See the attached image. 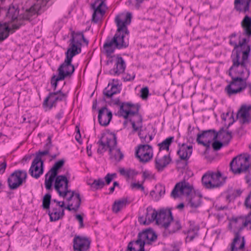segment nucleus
<instances>
[{"label":"nucleus","instance_id":"1","mask_svg":"<svg viewBox=\"0 0 251 251\" xmlns=\"http://www.w3.org/2000/svg\"><path fill=\"white\" fill-rule=\"evenodd\" d=\"M234 10L245 14L241 22L242 28V34L237 36L236 33L229 36V44L233 46L231 58L232 62L239 58V55L243 50V56L247 55V50L249 51L250 38L251 37V0H234Z\"/></svg>","mask_w":251,"mask_h":251},{"label":"nucleus","instance_id":"2","mask_svg":"<svg viewBox=\"0 0 251 251\" xmlns=\"http://www.w3.org/2000/svg\"><path fill=\"white\" fill-rule=\"evenodd\" d=\"M131 20L130 13H121L115 17V22L117 26L116 32L113 37H108L106 38L103 46L107 56H111L116 49H125L128 46V41L125 38L129 33L127 26L130 25Z\"/></svg>","mask_w":251,"mask_h":251},{"label":"nucleus","instance_id":"3","mask_svg":"<svg viewBox=\"0 0 251 251\" xmlns=\"http://www.w3.org/2000/svg\"><path fill=\"white\" fill-rule=\"evenodd\" d=\"M228 75L231 81L225 88L228 95L236 94L244 90L247 87V80L250 75V71L247 68L239 66H232L228 70Z\"/></svg>","mask_w":251,"mask_h":251},{"label":"nucleus","instance_id":"4","mask_svg":"<svg viewBox=\"0 0 251 251\" xmlns=\"http://www.w3.org/2000/svg\"><path fill=\"white\" fill-rule=\"evenodd\" d=\"M97 144L99 145L98 153H102L108 149L110 158L117 161H120L123 158V153L120 149L117 148V137L115 134L108 133L103 134Z\"/></svg>","mask_w":251,"mask_h":251},{"label":"nucleus","instance_id":"5","mask_svg":"<svg viewBox=\"0 0 251 251\" xmlns=\"http://www.w3.org/2000/svg\"><path fill=\"white\" fill-rule=\"evenodd\" d=\"M139 106L130 102H126L121 105V108L118 112L119 116L123 117L125 119H129L132 128L138 130L141 126L143 123L142 116L139 113Z\"/></svg>","mask_w":251,"mask_h":251},{"label":"nucleus","instance_id":"6","mask_svg":"<svg viewBox=\"0 0 251 251\" xmlns=\"http://www.w3.org/2000/svg\"><path fill=\"white\" fill-rule=\"evenodd\" d=\"M229 227L232 229L234 234L233 239L232 249H234V245L239 240L240 234L244 228L248 230H251V212L247 215L232 217L230 220Z\"/></svg>","mask_w":251,"mask_h":251},{"label":"nucleus","instance_id":"7","mask_svg":"<svg viewBox=\"0 0 251 251\" xmlns=\"http://www.w3.org/2000/svg\"><path fill=\"white\" fill-rule=\"evenodd\" d=\"M226 178L222 176V174L219 171L216 172L208 171L202 176L201 182L206 188L212 189L223 185Z\"/></svg>","mask_w":251,"mask_h":251},{"label":"nucleus","instance_id":"8","mask_svg":"<svg viewBox=\"0 0 251 251\" xmlns=\"http://www.w3.org/2000/svg\"><path fill=\"white\" fill-rule=\"evenodd\" d=\"M83 41L86 46L89 44V41L84 37L82 32H71V39L69 40V45L66 52L74 55L79 54L81 51V42Z\"/></svg>","mask_w":251,"mask_h":251},{"label":"nucleus","instance_id":"9","mask_svg":"<svg viewBox=\"0 0 251 251\" xmlns=\"http://www.w3.org/2000/svg\"><path fill=\"white\" fill-rule=\"evenodd\" d=\"M65 59L64 62L57 69L58 74L64 79L71 77L75 72V69L72 61L73 57L75 56L68 52H65Z\"/></svg>","mask_w":251,"mask_h":251},{"label":"nucleus","instance_id":"10","mask_svg":"<svg viewBox=\"0 0 251 251\" xmlns=\"http://www.w3.org/2000/svg\"><path fill=\"white\" fill-rule=\"evenodd\" d=\"M157 239V235L151 229H147L140 232L135 241H131L132 242V247L138 246L139 248H145L146 244H151L152 242L155 241Z\"/></svg>","mask_w":251,"mask_h":251},{"label":"nucleus","instance_id":"11","mask_svg":"<svg viewBox=\"0 0 251 251\" xmlns=\"http://www.w3.org/2000/svg\"><path fill=\"white\" fill-rule=\"evenodd\" d=\"M223 131V128H221L218 132L214 129L203 130L201 133L198 134L197 142L204 147H209L212 141L217 140L218 136L221 135Z\"/></svg>","mask_w":251,"mask_h":251},{"label":"nucleus","instance_id":"12","mask_svg":"<svg viewBox=\"0 0 251 251\" xmlns=\"http://www.w3.org/2000/svg\"><path fill=\"white\" fill-rule=\"evenodd\" d=\"M27 173L25 170H15L7 179L8 186L11 190H15L25 182Z\"/></svg>","mask_w":251,"mask_h":251},{"label":"nucleus","instance_id":"13","mask_svg":"<svg viewBox=\"0 0 251 251\" xmlns=\"http://www.w3.org/2000/svg\"><path fill=\"white\" fill-rule=\"evenodd\" d=\"M67 95L62 92L61 90L55 92H50L43 101L44 107H47L50 110L52 107H56L57 102L66 101Z\"/></svg>","mask_w":251,"mask_h":251},{"label":"nucleus","instance_id":"14","mask_svg":"<svg viewBox=\"0 0 251 251\" xmlns=\"http://www.w3.org/2000/svg\"><path fill=\"white\" fill-rule=\"evenodd\" d=\"M135 155L140 162L147 163L153 157L152 148L148 144H140L136 149Z\"/></svg>","mask_w":251,"mask_h":251},{"label":"nucleus","instance_id":"15","mask_svg":"<svg viewBox=\"0 0 251 251\" xmlns=\"http://www.w3.org/2000/svg\"><path fill=\"white\" fill-rule=\"evenodd\" d=\"M65 161L61 159L54 163L52 168L45 175V185L46 189H51L52 183L57 176L58 171L64 165Z\"/></svg>","mask_w":251,"mask_h":251},{"label":"nucleus","instance_id":"16","mask_svg":"<svg viewBox=\"0 0 251 251\" xmlns=\"http://www.w3.org/2000/svg\"><path fill=\"white\" fill-rule=\"evenodd\" d=\"M54 188L60 197L65 198L71 190L69 189V180L64 175L56 176L54 179Z\"/></svg>","mask_w":251,"mask_h":251},{"label":"nucleus","instance_id":"17","mask_svg":"<svg viewBox=\"0 0 251 251\" xmlns=\"http://www.w3.org/2000/svg\"><path fill=\"white\" fill-rule=\"evenodd\" d=\"M193 187L190 184L185 180L177 183L173 189L171 196L172 197L176 199L179 195L178 192L181 195H185L186 198L190 196L193 192Z\"/></svg>","mask_w":251,"mask_h":251},{"label":"nucleus","instance_id":"18","mask_svg":"<svg viewBox=\"0 0 251 251\" xmlns=\"http://www.w3.org/2000/svg\"><path fill=\"white\" fill-rule=\"evenodd\" d=\"M91 8L94 10L92 15V22L97 23L103 17L105 13L106 4L104 0L98 1L91 4Z\"/></svg>","mask_w":251,"mask_h":251},{"label":"nucleus","instance_id":"19","mask_svg":"<svg viewBox=\"0 0 251 251\" xmlns=\"http://www.w3.org/2000/svg\"><path fill=\"white\" fill-rule=\"evenodd\" d=\"M156 224L165 228L169 227L170 223L173 221V217L170 209H160L159 211Z\"/></svg>","mask_w":251,"mask_h":251},{"label":"nucleus","instance_id":"20","mask_svg":"<svg viewBox=\"0 0 251 251\" xmlns=\"http://www.w3.org/2000/svg\"><path fill=\"white\" fill-rule=\"evenodd\" d=\"M37 10L34 6H32L27 9L23 14H20L18 23L12 24V28L14 29H18L20 27L25 25V20H30V18L37 14Z\"/></svg>","mask_w":251,"mask_h":251},{"label":"nucleus","instance_id":"21","mask_svg":"<svg viewBox=\"0 0 251 251\" xmlns=\"http://www.w3.org/2000/svg\"><path fill=\"white\" fill-rule=\"evenodd\" d=\"M90 243L88 239L75 236L73 240V249L75 251H88Z\"/></svg>","mask_w":251,"mask_h":251},{"label":"nucleus","instance_id":"22","mask_svg":"<svg viewBox=\"0 0 251 251\" xmlns=\"http://www.w3.org/2000/svg\"><path fill=\"white\" fill-rule=\"evenodd\" d=\"M112 113L106 106L102 107L99 110L98 121L101 126H108L112 119Z\"/></svg>","mask_w":251,"mask_h":251},{"label":"nucleus","instance_id":"23","mask_svg":"<svg viewBox=\"0 0 251 251\" xmlns=\"http://www.w3.org/2000/svg\"><path fill=\"white\" fill-rule=\"evenodd\" d=\"M236 118L242 119L241 122L243 124L251 122V106H242L237 113Z\"/></svg>","mask_w":251,"mask_h":251},{"label":"nucleus","instance_id":"24","mask_svg":"<svg viewBox=\"0 0 251 251\" xmlns=\"http://www.w3.org/2000/svg\"><path fill=\"white\" fill-rule=\"evenodd\" d=\"M249 51L247 50V55L245 56H243V50L241 52L239 55V58L236 59L233 62L234 66H239L240 67L244 68H247V63H249L250 65H251V45L249 44Z\"/></svg>","mask_w":251,"mask_h":251},{"label":"nucleus","instance_id":"25","mask_svg":"<svg viewBox=\"0 0 251 251\" xmlns=\"http://www.w3.org/2000/svg\"><path fill=\"white\" fill-rule=\"evenodd\" d=\"M43 165H40L39 161L33 159L29 170L31 176L36 179L38 178L43 174Z\"/></svg>","mask_w":251,"mask_h":251},{"label":"nucleus","instance_id":"26","mask_svg":"<svg viewBox=\"0 0 251 251\" xmlns=\"http://www.w3.org/2000/svg\"><path fill=\"white\" fill-rule=\"evenodd\" d=\"M179 150L177 151L179 158L182 159H189L192 153V146H188L183 143L181 145L179 144Z\"/></svg>","mask_w":251,"mask_h":251},{"label":"nucleus","instance_id":"27","mask_svg":"<svg viewBox=\"0 0 251 251\" xmlns=\"http://www.w3.org/2000/svg\"><path fill=\"white\" fill-rule=\"evenodd\" d=\"M116 68L111 69L109 73L114 75H119L125 72L126 65L124 59L121 56H117L116 62Z\"/></svg>","mask_w":251,"mask_h":251},{"label":"nucleus","instance_id":"28","mask_svg":"<svg viewBox=\"0 0 251 251\" xmlns=\"http://www.w3.org/2000/svg\"><path fill=\"white\" fill-rule=\"evenodd\" d=\"M51 222H55L63 218L64 216V209H60L51 204V209L47 211Z\"/></svg>","mask_w":251,"mask_h":251},{"label":"nucleus","instance_id":"29","mask_svg":"<svg viewBox=\"0 0 251 251\" xmlns=\"http://www.w3.org/2000/svg\"><path fill=\"white\" fill-rule=\"evenodd\" d=\"M120 93L118 86V80H112V83H109L107 87L103 91V95L107 98H110L114 94Z\"/></svg>","mask_w":251,"mask_h":251},{"label":"nucleus","instance_id":"30","mask_svg":"<svg viewBox=\"0 0 251 251\" xmlns=\"http://www.w3.org/2000/svg\"><path fill=\"white\" fill-rule=\"evenodd\" d=\"M171 161V158L170 155H165L162 158H159L158 155L155 158V168L158 171H162L169 164Z\"/></svg>","mask_w":251,"mask_h":251},{"label":"nucleus","instance_id":"31","mask_svg":"<svg viewBox=\"0 0 251 251\" xmlns=\"http://www.w3.org/2000/svg\"><path fill=\"white\" fill-rule=\"evenodd\" d=\"M186 201L191 207L196 208L200 206L201 204V196L194 193L186 198Z\"/></svg>","mask_w":251,"mask_h":251},{"label":"nucleus","instance_id":"32","mask_svg":"<svg viewBox=\"0 0 251 251\" xmlns=\"http://www.w3.org/2000/svg\"><path fill=\"white\" fill-rule=\"evenodd\" d=\"M16 29L10 27L6 23H0V43L8 38L10 33H13Z\"/></svg>","mask_w":251,"mask_h":251},{"label":"nucleus","instance_id":"33","mask_svg":"<svg viewBox=\"0 0 251 251\" xmlns=\"http://www.w3.org/2000/svg\"><path fill=\"white\" fill-rule=\"evenodd\" d=\"M19 9L17 6L10 5L6 13V17L13 23H18L20 18Z\"/></svg>","mask_w":251,"mask_h":251},{"label":"nucleus","instance_id":"34","mask_svg":"<svg viewBox=\"0 0 251 251\" xmlns=\"http://www.w3.org/2000/svg\"><path fill=\"white\" fill-rule=\"evenodd\" d=\"M159 211H157L155 209H152L148 207L146 209V213L145 220L143 222V225H149L151 223L156 220L158 219Z\"/></svg>","mask_w":251,"mask_h":251},{"label":"nucleus","instance_id":"35","mask_svg":"<svg viewBox=\"0 0 251 251\" xmlns=\"http://www.w3.org/2000/svg\"><path fill=\"white\" fill-rule=\"evenodd\" d=\"M143 128V123H141V126L138 130H134V128H132V133L134 134L135 132H138V135L141 140V142L144 144H148L153 139L152 136L150 134H146L144 136L142 133Z\"/></svg>","mask_w":251,"mask_h":251},{"label":"nucleus","instance_id":"36","mask_svg":"<svg viewBox=\"0 0 251 251\" xmlns=\"http://www.w3.org/2000/svg\"><path fill=\"white\" fill-rule=\"evenodd\" d=\"M127 203L126 198H122L114 202L112 206L113 211L115 213L119 212L122 209L126 207Z\"/></svg>","mask_w":251,"mask_h":251},{"label":"nucleus","instance_id":"37","mask_svg":"<svg viewBox=\"0 0 251 251\" xmlns=\"http://www.w3.org/2000/svg\"><path fill=\"white\" fill-rule=\"evenodd\" d=\"M232 244H233V241L232 242V243H231V245H230V251H237L238 250L242 251L244 249L245 244H246V240H245V237L241 236V235H240V237L239 238V240H238L237 241L236 243L235 244L234 248V249H233V250L232 249Z\"/></svg>","mask_w":251,"mask_h":251},{"label":"nucleus","instance_id":"38","mask_svg":"<svg viewBox=\"0 0 251 251\" xmlns=\"http://www.w3.org/2000/svg\"><path fill=\"white\" fill-rule=\"evenodd\" d=\"M76 202L74 204V206H73V203L68 205L67 206L64 207V209H67L69 211L74 210L76 212L78 210L80 204H81V198L79 193H75Z\"/></svg>","mask_w":251,"mask_h":251},{"label":"nucleus","instance_id":"39","mask_svg":"<svg viewBox=\"0 0 251 251\" xmlns=\"http://www.w3.org/2000/svg\"><path fill=\"white\" fill-rule=\"evenodd\" d=\"M222 128H223V131H222L221 135L219 136H222L223 143L225 145H227L232 138V132L231 131L225 130L224 127H222Z\"/></svg>","mask_w":251,"mask_h":251},{"label":"nucleus","instance_id":"40","mask_svg":"<svg viewBox=\"0 0 251 251\" xmlns=\"http://www.w3.org/2000/svg\"><path fill=\"white\" fill-rule=\"evenodd\" d=\"M51 195L50 193L46 194L43 197L42 206L43 209L47 211L50 209L51 203Z\"/></svg>","mask_w":251,"mask_h":251},{"label":"nucleus","instance_id":"41","mask_svg":"<svg viewBox=\"0 0 251 251\" xmlns=\"http://www.w3.org/2000/svg\"><path fill=\"white\" fill-rule=\"evenodd\" d=\"M174 139V137L173 136L169 137L163 142L159 143L158 146H159L160 150H166L168 151L169 150V146L173 142Z\"/></svg>","mask_w":251,"mask_h":251},{"label":"nucleus","instance_id":"42","mask_svg":"<svg viewBox=\"0 0 251 251\" xmlns=\"http://www.w3.org/2000/svg\"><path fill=\"white\" fill-rule=\"evenodd\" d=\"M89 185L93 188L98 190L101 189L105 185V182L101 178L95 179L92 183H89Z\"/></svg>","mask_w":251,"mask_h":251},{"label":"nucleus","instance_id":"43","mask_svg":"<svg viewBox=\"0 0 251 251\" xmlns=\"http://www.w3.org/2000/svg\"><path fill=\"white\" fill-rule=\"evenodd\" d=\"M188 159H182L179 158L176 161V168L178 170H183L187 168Z\"/></svg>","mask_w":251,"mask_h":251},{"label":"nucleus","instance_id":"44","mask_svg":"<svg viewBox=\"0 0 251 251\" xmlns=\"http://www.w3.org/2000/svg\"><path fill=\"white\" fill-rule=\"evenodd\" d=\"M64 79H65L64 78L59 75L58 74L57 76L53 75L51 77L50 79V84L54 91L56 90L57 88L58 82L59 81L63 80Z\"/></svg>","mask_w":251,"mask_h":251},{"label":"nucleus","instance_id":"45","mask_svg":"<svg viewBox=\"0 0 251 251\" xmlns=\"http://www.w3.org/2000/svg\"><path fill=\"white\" fill-rule=\"evenodd\" d=\"M169 226L171 228L170 229V232H175L176 231L179 230L181 227V224L180 222L178 220L172 221L170 224Z\"/></svg>","mask_w":251,"mask_h":251},{"label":"nucleus","instance_id":"46","mask_svg":"<svg viewBox=\"0 0 251 251\" xmlns=\"http://www.w3.org/2000/svg\"><path fill=\"white\" fill-rule=\"evenodd\" d=\"M50 155V151L47 150H45L43 151H39L37 153L36 157L34 159L39 161L40 162V165H44V161L42 160V156L43 155Z\"/></svg>","mask_w":251,"mask_h":251},{"label":"nucleus","instance_id":"47","mask_svg":"<svg viewBox=\"0 0 251 251\" xmlns=\"http://www.w3.org/2000/svg\"><path fill=\"white\" fill-rule=\"evenodd\" d=\"M140 97L143 100H146L149 95V90L148 87H145L140 90Z\"/></svg>","mask_w":251,"mask_h":251},{"label":"nucleus","instance_id":"48","mask_svg":"<svg viewBox=\"0 0 251 251\" xmlns=\"http://www.w3.org/2000/svg\"><path fill=\"white\" fill-rule=\"evenodd\" d=\"M155 189L156 192L159 194L160 197H162L165 193V187L162 185L158 184L156 185Z\"/></svg>","mask_w":251,"mask_h":251},{"label":"nucleus","instance_id":"49","mask_svg":"<svg viewBox=\"0 0 251 251\" xmlns=\"http://www.w3.org/2000/svg\"><path fill=\"white\" fill-rule=\"evenodd\" d=\"M214 141L212 144V148L215 151L219 150L223 146V143L216 140H214Z\"/></svg>","mask_w":251,"mask_h":251},{"label":"nucleus","instance_id":"50","mask_svg":"<svg viewBox=\"0 0 251 251\" xmlns=\"http://www.w3.org/2000/svg\"><path fill=\"white\" fill-rule=\"evenodd\" d=\"M132 242H129L127 247V250L128 251H145V248H139L136 250L135 247H132Z\"/></svg>","mask_w":251,"mask_h":251},{"label":"nucleus","instance_id":"51","mask_svg":"<svg viewBox=\"0 0 251 251\" xmlns=\"http://www.w3.org/2000/svg\"><path fill=\"white\" fill-rule=\"evenodd\" d=\"M187 234L186 240L189 242L192 241L198 235V232H187Z\"/></svg>","mask_w":251,"mask_h":251},{"label":"nucleus","instance_id":"52","mask_svg":"<svg viewBox=\"0 0 251 251\" xmlns=\"http://www.w3.org/2000/svg\"><path fill=\"white\" fill-rule=\"evenodd\" d=\"M131 187L132 188H136L137 189H140L142 191H144L145 188L142 184H140L139 183H132L131 184Z\"/></svg>","mask_w":251,"mask_h":251},{"label":"nucleus","instance_id":"53","mask_svg":"<svg viewBox=\"0 0 251 251\" xmlns=\"http://www.w3.org/2000/svg\"><path fill=\"white\" fill-rule=\"evenodd\" d=\"M245 205L246 207L249 208L251 209V192L245 200Z\"/></svg>","mask_w":251,"mask_h":251},{"label":"nucleus","instance_id":"54","mask_svg":"<svg viewBox=\"0 0 251 251\" xmlns=\"http://www.w3.org/2000/svg\"><path fill=\"white\" fill-rule=\"evenodd\" d=\"M135 74L132 73V74H127L125 77H123L124 81H131L134 79Z\"/></svg>","mask_w":251,"mask_h":251},{"label":"nucleus","instance_id":"55","mask_svg":"<svg viewBox=\"0 0 251 251\" xmlns=\"http://www.w3.org/2000/svg\"><path fill=\"white\" fill-rule=\"evenodd\" d=\"M51 146V137L50 136H49L47 139V143L44 146V149L45 150H47L50 151V150Z\"/></svg>","mask_w":251,"mask_h":251},{"label":"nucleus","instance_id":"56","mask_svg":"<svg viewBox=\"0 0 251 251\" xmlns=\"http://www.w3.org/2000/svg\"><path fill=\"white\" fill-rule=\"evenodd\" d=\"M199 227L196 225H191L187 232H198Z\"/></svg>","mask_w":251,"mask_h":251},{"label":"nucleus","instance_id":"57","mask_svg":"<svg viewBox=\"0 0 251 251\" xmlns=\"http://www.w3.org/2000/svg\"><path fill=\"white\" fill-rule=\"evenodd\" d=\"M6 166L7 164L5 160L2 163L0 164V174H3L5 172Z\"/></svg>","mask_w":251,"mask_h":251},{"label":"nucleus","instance_id":"58","mask_svg":"<svg viewBox=\"0 0 251 251\" xmlns=\"http://www.w3.org/2000/svg\"><path fill=\"white\" fill-rule=\"evenodd\" d=\"M138 174L135 170L132 169L127 170V177H129L132 176H136Z\"/></svg>","mask_w":251,"mask_h":251},{"label":"nucleus","instance_id":"59","mask_svg":"<svg viewBox=\"0 0 251 251\" xmlns=\"http://www.w3.org/2000/svg\"><path fill=\"white\" fill-rule=\"evenodd\" d=\"M126 102H121L119 99H116L111 101V104L119 106L120 109L121 108V105L126 104Z\"/></svg>","mask_w":251,"mask_h":251},{"label":"nucleus","instance_id":"60","mask_svg":"<svg viewBox=\"0 0 251 251\" xmlns=\"http://www.w3.org/2000/svg\"><path fill=\"white\" fill-rule=\"evenodd\" d=\"M104 179L105 180V183L107 185H108L112 181L113 178L111 177L110 175V173L107 174L106 176L104 177Z\"/></svg>","mask_w":251,"mask_h":251},{"label":"nucleus","instance_id":"61","mask_svg":"<svg viewBox=\"0 0 251 251\" xmlns=\"http://www.w3.org/2000/svg\"><path fill=\"white\" fill-rule=\"evenodd\" d=\"M76 219L78 221L80 227H83V217L81 215L77 214L76 215Z\"/></svg>","mask_w":251,"mask_h":251},{"label":"nucleus","instance_id":"62","mask_svg":"<svg viewBox=\"0 0 251 251\" xmlns=\"http://www.w3.org/2000/svg\"><path fill=\"white\" fill-rule=\"evenodd\" d=\"M150 176V174L149 173V172L148 171H145L143 172V180L142 181V184L144 182L145 180Z\"/></svg>","mask_w":251,"mask_h":251},{"label":"nucleus","instance_id":"63","mask_svg":"<svg viewBox=\"0 0 251 251\" xmlns=\"http://www.w3.org/2000/svg\"><path fill=\"white\" fill-rule=\"evenodd\" d=\"M75 129L76 131V135H75V139L79 142V139L81 138V135L80 133V130L77 126H75Z\"/></svg>","mask_w":251,"mask_h":251},{"label":"nucleus","instance_id":"64","mask_svg":"<svg viewBox=\"0 0 251 251\" xmlns=\"http://www.w3.org/2000/svg\"><path fill=\"white\" fill-rule=\"evenodd\" d=\"M242 193V191L241 190V189H236V190H234V191L233 193V197H239L241 195Z\"/></svg>","mask_w":251,"mask_h":251}]
</instances>
